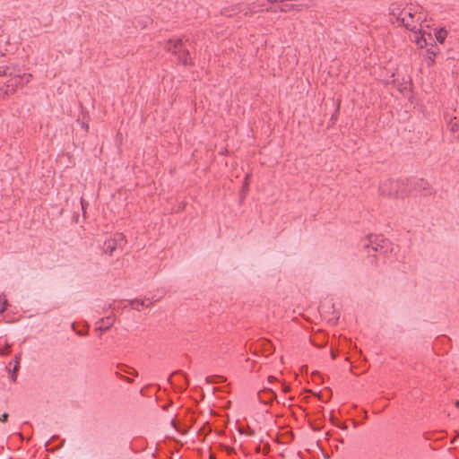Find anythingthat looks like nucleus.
<instances>
[{"mask_svg": "<svg viewBox=\"0 0 459 459\" xmlns=\"http://www.w3.org/2000/svg\"><path fill=\"white\" fill-rule=\"evenodd\" d=\"M388 240L378 236L369 235L367 243L363 245L365 251L368 254L369 263L377 264V253L385 252L387 248Z\"/></svg>", "mask_w": 459, "mask_h": 459, "instance_id": "nucleus-1", "label": "nucleus"}, {"mask_svg": "<svg viewBox=\"0 0 459 459\" xmlns=\"http://www.w3.org/2000/svg\"><path fill=\"white\" fill-rule=\"evenodd\" d=\"M164 49L178 56L179 62L184 65H192L189 51L184 48L182 39H169L164 45Z\"/></svg>", "mask_w": 459, "mask_h": 459, "instance_id": "nucleus-2", "label": "nucleus"}, {"mask_svg": "<svg viewBox=\"0 0 459 459\" xmlns=\"http://www.w3.org/2000/svg\"><path fill=\"white\" fill-rule=\"evenodd\" d=\"M290 391V388L288 385L283 384H278L275 388L271 387H265L264 393H267L270 394L269 400H263L261 399L260 402H279L278 400L281 399L282 401H292L295 399L294 395H289L287 396L288 392Z\"/></svg>", "mask_w": 459, "mask_h": 459, "instance_id": "nucleus-3", "label": "nucleus"}, {"mask_svg": "<svg viewBox=\"0 0 459 459\" xmlns=\"http://www.w3.org/2000/svg\"><path fill=\"white\" fill-rule=\"evenodd\" d=\"M400 184L392 179H386L381 182L378 191L379 194L385 197L397 198Z\"/></svg>", "mask_w": 459, "mask_h": 459, "instance_id": "nucleus-4", "label": "nucleus"}, {"mask_svg": "<svg viewBox=\"0 0 459 459\" xmlns=\"http://www.w3.org/2000/svg\"><path fill=\"white\" fill-rule=\"evenodd\" d=\"M120 241H125V237L123 234H117L116 238H110L104 242L103 245V252L109 255H113V252L117 249V243Z\"/></svg>", "mask_w": 459, "mask_h": 459, "instance_id": "nucleus-5", "label": "nucleus"}, {"mask_svg": "<svg viewBox=\"0 0 459 459\" xmlns=\"http://www.w3.org/2000/svg\"><path fill=\"white\" fill-rule=\"evenodd\" d=\"M398 20H400L403 23V25L413 31L416 30V24H415V22H414V14H412L411 12H406V13H402L400 14V17L398 18Z\"/></svg>", "mask_w": 459, "mask_h": 459, "instance_id": "nucleus-6", "label": "nucleus"}, {"mask_svg": "<svg viewBox=\"0 0 459 459\" xmlns=\"http://www.w3.org/2000/svg\"><path fill=\"white\" fill-rule=\"evenodd\" d=\"M115 319L112 316L101 318L100 321L97 322L96 330L100 332H107L113 325Z\"/></svg>", "mask_w": 459, "mask_h": 459, "instance_id": "nucleus-7", "label": "nucleus"}, {"mask_svg": "<svg viewBox=\"0 0 459 459\" xmlns=\"http://www.w3.org/2000/svg\"><path fill=\"white\" fill-rule=\"evenodd\" d=\"M22 78L20 76H17L15 79H14V82L13 83H7L5 85V90H4V94L6 95H9V94H13L15 92V87L20 83Z\"/></svg>", "mask_w": 459, "mask_h": 459, "instance_id": "nucleus-8", "label": "nucleus"}, {"mask_svg": "<svg viewBox=\"0 0 459 459\" xmlns=\"http://www.w3.org/2000/svg\"><path fill=\"white\" fill-rule=\"evenodd\" d=\"M446 35L447 32L444 29H440L435 33L437 40L441 44L445 42Z\"/></svg>", "mask_w": 459, "mask_h": 459, "instance_id": "nucleus-9", "label": "nucleus"}, {"mask_svg": "<svg viewBox=\"0 0 459 459\" xmlns=\"http://www.w3.org/2000/svg\"><path fill=\"white\" fill-rule=\"evenodd\" d=\"M435 56H436V52L431 50V49H428L427 50V65L428 66H432L435 63Z\"/></svg>", "mask_w": 459, "mask_h": 459, "instance_id": "nucleus-10", "label": "nucleus"}, {"mask_svg": "<svg viewBox=\"0 0 459 459\" xmlns=\"http://www.w3.org/2000/svg\"><path fill=\"white\" fill-rule=\"evenodd\" d=\"M131 305L134 309L140 310V307H148V305H145V302L143 300L139 299H134L131 300Z\"/></svg>", "mask_w": 459, "mask_h": 459, "instance_id": "nucleus-11", "label": "nucleus"}, {"mask_svg": "<svg viewBox=\"0 0 459 459\" xmlns=\"http://www.w3.org/2000/svg\"><path fill=\"white\" fill-rule=\"evenodd\" d=\"M20 359V356H15V365L13 367V372L11 373V378L13 381L16 379V371L19 369Z\"/></svg>", "mask_w": 459, "mask_h": 459, "instance_id": "nucleus-12", "label": "nucleus"}, {"mask_svg": "<svg viewBox=\"0 0 459 459\" xmlns=\"http://www.w3.org/2000/svg\"><path fill=\"white\" fill-rule=\"evenodd\" d=\"M384 408L382 409H377L373 406H371L370 409H363V412L365 414V417L368 418V412L371 411L372 413L374 414H377V413H380L382 411H383Z\"/></svg>", "mask_w": 459, "mask_h": 459, "instance_id": "nucleus-13", "label": "nucleus"}, {"mask_svg": "<svg viewBox=\"0 0 459 459\" xmlns=\"http://www.w3.org/2000/svg\"><path fill=\"white\" fill-rule=\"evenodd\" d=\"M449 127H450V131L453 133H456L459 131V126L456 122L450 121Z\"/></svg>", "mask_w": 459, "mask_h": 459, "instance_id": "nucleus-14", "label": "nucleus"}, {"mask_svg": "<svg viewBox=\"0 0 459 459\" xmlns=\"http://www.w3.org/2000/svg\"><path fill=\"white\" fill-rule=\"evenodd\" d=\"M264 389L261 390L259 393H258V399L259 401L261 399L263 400H269V397H270V394H267V393H264Z\"/></svg>", "mask_w": 459, "mask_h": 459, "instance_id": "nucleus-15", "label": "nucleus"}, {"mask_svg": "<svg viewBox=\"0 0 459 459\" xmlns=\"http://www.w3.org/2000/svg\"><path fill=\"white\" fill-rule=\"evenodd\" d=\"M8 66L0 67V76L12 75V73H8Z\"/></svg>", "mask_w": 459, "mask_h": 459, "instance_id": "nucleus-16", "label": "nucleus"}, {"mask_svg": "<svg viewBox=\"0 0 459 459\" xmlns=\"http://www.w3.org/2000/svg\"><path fill=\"white\" fill-rule=\"evenodd\" d=\"M249 178H250V174H247L246 177H245V180H244V184H243V186H242V190L243 191H246L247 188H248V186H249Z\"/></svg>", "mask_w": 459, "mask_h": 459, "instance_id": "nucleus-17", "label": "nucleus"}, {"mask_svg": "<svg viewBox=\"0 0 459 459\" xmlns=\"http://www.w3.org/2000/svg\"><path fill=\"white\" fill-rule=\"evenodd\" d=\"M9 414L6 411H0V421L6 422L8 420Z\"/></svg>", "mask_w": 459, "mask_h": 459, "instance_id": "nucleus-18", "label": "nucleus"}, {"mask_svg": "<svg viewBox=\"0 0 459 459\" xmlns=\"http://www.w3.org/2000/svg\"><path fill=\"white\" fill-rule=\"evenodd\" d=\"M8 306L7 299H4V303L2 304L0 307V314L4 313V311L6 309V307Z\"/></svg>", "mask_w": 459, "mask_h": 459, "instance_id": "nucleus-19", "label": "nucleus"}, {"mask_svg": "<svg viewBox=\"0 0 459 459\" xmlns=\"http://www.w3.org/2000/svg\"><path fill=\"white\" fill-rule=\"evenodd\" d=\"M10 352V345L6 344L3 351H0L1 354H8Z\"/></svg>", "mask_w": 459, "mask_h": 459, "instance_id": "nucleus-20", "label": "nucleus"}, {"mask_svg": "<svg viewBox=\"0 0 459 459\" xmlns=\"http://www.w3.org/2000/svg\"><path fill=\"white\" fill-rule=\"evenodd\" d=\"M170 425H171L173 428L177 429V423H176V419H175V418H173V419H171V420H170Z\"/></svg>", "mask_w": 459, "mask_h": 459, "instance_id": "nucleus-21", "label": "nucleus"}, {"mask_svg": "<svg viewBox=\"0 0 459 459\" xmlns=\"http://www.w3.org/2000/svg\"><path fill=\"white\" fill-rule=\"evenodd\" d=\"M4 299H6L5 296L4 294L0 295V302L4 303Z\"/></svg>", "mask_w": 459, "mask_h": 459, "instance_id": "nucleus-22", "label": "nucleus"}, {"mask_svg": "<svg viewBox=\"0 0 459 459\" xmlns=\"http://www.w3.org/2000/svg\"><path fill=\"white\" fill-rule=\"evenodd\" d=\"M126 381H127L128 383H132L133 382V379L129 378V377H125L124 378Z\"/></svg>", "mask_w": 459, "mask_h": 459, "instance_id": "nucleus-23", "label": "nucleus"}, {"mask_svg": "<svg viewBox=\"0 0 459 459\" xmlns=\"http://www.w3.org/2000/svg\"><path fill=\"white\" fill-rule=\"evenodd\" d=\"M281 12H287V11H288L287 6L281 7Z\"/></svg>", "mask_w": 459, "mask_h": 459, "instance_id": "nucleus-24", "label": "nucleus"}, {"mask_svg": "<svg viewBox=\"0 0 459 459\" xmlns=\"http://www.w3.org/2000/svg\"><path fill=\"white\" fill-rule=\"evenodd\" d=\"M331 356H332V358H333V359H335L336 354L332 351H331Z\"/></svg>", "mask_w": 459, "mask_h": 459, "instance_id": "nucleus-25", "label": "nucleus"}, {"mask_svg": "<svg viewBox=\"0 0 459 459\" xmlns=\"http://www.w3.org/2000/svg\"><path fill=\"white\" fill-rule=\"evenodd\" d=\"M217 378L221 379V380H219L218 382H221V381H223V377H222L221 376L217 377Z\"/></svg>", "mask_w": 459, "mask_h": 459, "instance_id": "nucleus-26", "label": "nucleus"}, {"mask_svg": "<svg viewBox=\"0 0 459 459\" xmlns=\"http://www.w3.org/2000/svg\"><path fill=\"white\" fill-rule=\"evenodd\" d=\"M77 333H78L79 335H82V334H84V333H83V332H78Z\"/></svg>", "mask_w": 459, "mask_h": 459, "instance_id": "nucleus-27", "label": "nucleus"}, {"mask_svg": "<svg viewBox=\"0 0 459 459\" xmlns=\"http://www.w3.org/2000/svg\"><path fill=\"white\" fill-rule=\"evenodd\" d=\"M455 405H456V407L458 408V407H459V403H455Z\"/></svg>", "mask_w": 459, "mask_h": 459, "instance_id": "nucleus-28", "label": "nucleus"}]
</instances>
